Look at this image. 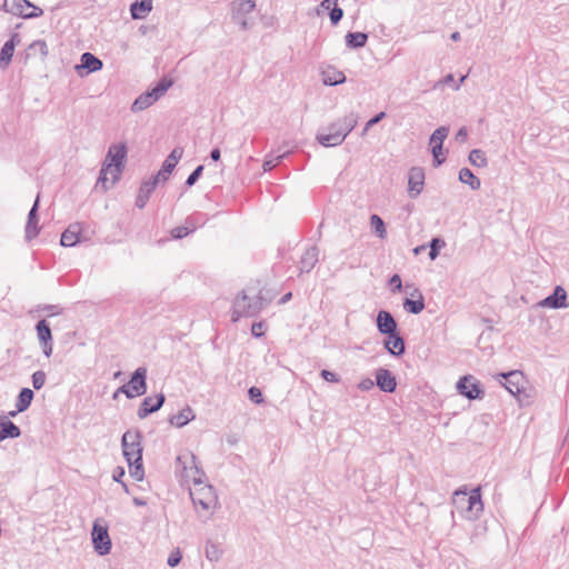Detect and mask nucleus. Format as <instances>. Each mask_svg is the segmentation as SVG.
<instances>
[{
    "instance_id": "obj_10",
    "label": "nucleus",
    "mask_w": 569,
    "mask_h": 569,
    "mask_svg": "<svg viewBox=\"0 0 569 569\" xmlns=\"http://www.w3.org/2000/svg\"><path fill=\"white\" fill-rule=\"evenodd\" d=\"M191 462L190 467V473L187 475L190 477L196 486L203 483V478L206 477L204 471L198 466L197 463V457L189 452L187 455H180L176 459V468L187 470L188 469V462Z\"/></svg>"
},
{
    "instance_id": "obj_11",
    "label": "nucleus",
    "mask_w": 569,
    "mask_h": 569,
    "mask_svg": "<svg viewBox=\"0 0 569 569\" xmlns=\"http://www.w3.org/2000/svg\"><path fill=\"white\" fill-rule=\"evenodd\" d=\"M358 119V113L350 112L345 117L331 122L327 127V131L332 134H340V138H342L343 142L347 136L356 128Z\"/></svg>"
},
{
    "instance_id": "obj_15",
    "label": "nucleus",
    "mask_w": 569,
    "mask_h": 569,
    "mask_svg": "<svg viewBox=\"0 0 569 569\" xmlns=\"http://www.w3.org/2000/svg\"><path fill=\"white\" fill-rule=\"evenodd\" d=\"M183 154L181 147H176L162 162L161 169L154 174L162 183L167 182Z\"/></svg>"
},
{
    "instance_id": "obj_24",
    "label": "nucleus",
    "mask_w": 569,
    "mask_h": 569,
    "mask_svg": "<svg viewBox=\"0 0 569 569\" xmlns=\"http://www.w3.org/2000/svg\"><path fill=\"white\" fill-rule=\"evenodd\" d=\"M201 213L189 216L186 219V223L183 226H178L171 230V237L173 239H183L193 231H196L199 226V219L201 218Z\"/></svg>"
},
{
    "instance_id": "obj_63",
    "label": "nucleus",
    "mask_w": 569,
    "mask_h": 569,
    "mask_svg": "<svg viewBox=\"0 0 569 569\" xmlns=\"http://www.w3.org/2000/svg\"><path fill=\"white\" fill-rule=\"evenodd\" d=\"M149 197L143 196L138 192L137 199H136V207L139 209H143L148 203Z\"/></svg>"
},
{
    "instance_id": "obj_20",
    "label": "nucleus",
    "mask_w": 569,
    "mask_h": 569,
    "mask_svg": "<svg viewBox=\"0 0 569 569\" xmlns=\"http://www.w3.org/2000/svg\"><path fill=\"white\" fill-rule=\"evenodd\" d=\"M39 202H40V199H39V194H38L36 200H34V202H33V204H32V207H31V209L29 210L28 218H27L26 232H24V237H26L27 241H31L40 232V228L38 226V222H39V217H38Z\"/></svg>"
},
{
    "instance_id": "obj_16",
    "label": "nucleus",
    "mask_w": 569,
    "mask_h": 569,
    "mask_svg": "<svg viewBox=\"0 0 569 569\" xmlns=\"http://www.w3.org/2000/svg\"><path fill=\"white\" fill-rule=\"evenodd\" d=\"M425 171L420 167H412L408 172V193L416 199L423 190Z\"/></svg>"
},
{
    "instance_id": "obj_12",
    "label": "nucleus",
    "mask_w": 569,
    "mask_h": 569,
    "mask_svg": "<svg viewBox=\"0 0 569 569\" xmlns=\"http://www.w3.org/2000/svg\"><path fill=\"white\" fill-rule=\"evenodd\" d=\"M37 338L39 340L42 353L49 358L53 351V338L49 322L46 319H40L36 323Z\"/></svg>"
},
{
    "instance_id": "obj_25",
    "label": "nucleus",
    "mask_w": 569,
    "mask_h": 569,
    "mask_svg": "<svg viewBox=\"0 0 569 569\" xmlns=\"http://www.w3.org/2000/svg\"><path fill=\"white\" fill-rule=\"evenodd\" d=\"M20 42V38L18 33H13L9 40L4 42L0 50V67L7 68L13 57L14 48Z\"/></svg>"
},
{
    "instance_id": "obj_31",
    "label": "nucleus",
    "mask_w": 569,
    "mask_h": 569,
    "mask_svg": "<svg viewBox=\"0 0 569 569\" xmlns=\"http://www.w3.org/2000/svg\"><path fill=\"white\" fill-rule=\"evenodd\" d=\"M152 10V0H136L130 4V14L132 19H144Z\"/></svg>"
},
{
    "instance_id": "obj_29",
    "label": "nucleus",
    "mask_w": 569,
    "mask_h": 569,
    "mask_svg": "<svg viewBox=\"0 0 569 569\" xmlns=\"http://www.w3.org/2000/svg\"><path fill=\"white\" fill-rule=\"evenodd\" d=\"M321 76L325 86H338L346 82L345 73L333 66H327L322 69Z\"/></svg>"
},
{
    "instance_id": "obj_14",
    "label": "nucleus",
    "mask_w": 569,
    "mask_h": 569,
    "mask_svg": "<svg viewBox=\"0 0 569 569\" xmlns=\"http://www.w3.org/2000/svg\"><path fill=\"white\" fill-rule=\"evenodd\" d=\"M102 68V60L91 52H83L80 57V63L74 67L80 77L100 71Z\"/></svg>"
},
{
    "instance_id": "obj_59",
    "label": "nucleus",
    "mask_w": 569,
    "mask_h": 569,
    "mask_svg": "<svg viewBox=\"0 0 569 569\" xmlns=\"http://www.w3.org/2000/svg\"><path fill=\"white\" fill-rule=\"evenodd\" d=\"M389 284L391 286V290L393 292L396 291H401L402 290V282H401V278L399 274L395 273L390 279H389Z\"/></svg>"
},
{
    "instance_id": "obj_57",
    "label": "nucleus",
    "mask_w": 569,
    "mask_h": 569,
    "mask_svg": "<svg viewBox=\"0 0 569 569\" xmlns=\"http://www.w3.org/2000/svg\"><path fill=\"white\" fill-rule=\"evenodd\" d=\"M42 311L48 312V315L51 316H58L62 313V308L58 305H43L40 307Z\"/></svg>"
},
{
    "instance_id": "obj_42",
    "label": "nucleus",
    "mask_w": 569,
    "mask_h": 569,
    "mask_svg": "<svg viewBox=\"0 0 569 569\" xmlns=\"http://www.w3.org/2000/svg\"><path fill=\"white\" fill-rule=\"evenodd\" d=\"M289 154L288 151H284L282 153H274V152H271L270 154L267 156L266 160L263 161V171H270L272 170L276 166H278L282 159H284Z\"/></svg>"
},
{
    "instance_id": "obj_26",
    "label": "nucleus",
    "mask_w": 569,
    "mask_h": 569,
    "mask_svg": "<svg viewBox=\"0 0 569 569\" xmlns=\"http://www.w3.org/2000/svg\"><path fill=\"white\" fill-rule=\"evenodd\" d=\"M318 257L319 249L317 246H311L307 248L299 262L300 273H309L318 262Z\"/></svg>"
},
{
    "instance_id": "obj_50",
    "label": "nucleus",
    "mask_w": 569,
    "mask_h": 569,
    "mask_svg": "<svg viewBox=\"0 0 569 569\" xmlns=\"http://www.w3.org/2000/svg\"><path fill=\"white\" fill-rule=\"evenodd\" d=\"M203 169H204L203 164H199L198 167H196V169L188 176V178L184 182L186 187H188V188L192 187L199 180V178L202 176Z\"/></svg>"
},
{
    "instance_id": "obj_54",
    "label": "nucleus",
    "mask_w": 569,
    "mask_h": 569,
    "mask_svg": "<svg viewBox=\"0 0 569 569\" xmlns=\"http://www.w3.org/2000/svg\"><path fill=\"white\" fill-rule=\"evenodd\" d=\"M181 559H182V555H181L180 550L176 549L170 552V555L167 559V565L171 568L177 567L180 563Z\"/></svg>"
},
{
    "instance_id": "obj_9",
    "label": "nucleus",
    "mask_w": 569,
    "mask_h": 569,
    "mask_svg": "<svg viewBox=\"0 0 569 569\" xmlns=\"http://www.w3.org/2000/svg\"><path fill=\"white\" fill-rule=\"evenodd\" d=\"M460 503L466 505L465 517L469 520L478 519L479 515L483 511V503L481 500L480 489H473L470 493L462 492Z\"/></svg>"
},
{
    "instance_id": "obj_22",
    "label": "nucleus",
    "mask_w": 569,
    "mask_h": 569,
    "mask_svg": "<svg viewBox=\"0 0 569 569\" xmlns=\"http://www.w3.org/2000/svg\"><path fill=\"white\" fill-rule=\"evenodd\" d=\"M383 348L393 357H401L406 352V342L399 331L386 335Z\"/></svg>"
},
{
    "instance_id": "obj_6",
    "label": "nucleus",
    "mask_w": 569,
    "mask_h": 569,
    "mask_svg": "<svg viewBox=\"0 0 569 569\" xmlns=\"http://www.w3.org/2000/svg\"><path fill=\"white\" fill-rule=\"evenodd\" d=\"M91 540L94 551L99 556H107L111 551L112 542L107 526H102L99 519L94 520L91 530Z\"/></svg>"
},
{
    "instance_id": "obj_56",
    "label": "nucleus",
    "mask_w": 569,
    "mask_h": 569,
    "mask_svg": "<svg viewBox=\"0 0 569 569\" xmlns=\"http://www.w3.org/2000/svg\"><path fill=\"white\" fill-rule=\"evenodd\" d=\"M251 335L254 338H261L264 336V322H253L251 326Z\"/></svg>"
},
{
    "instance_id": "obj_52",
    "label": "nucleus",
    "mask_w": 569,
    "mask_h": 569,
    "mask_svg": "<svg viewBox=\"0 0 569 569\" xmlns=\"http://www.w3.org/2000/svg\"><path fill=\"white\" fill-rule=\"evenodd\" d=\"M329 17L331 24L337 26L343 18V10L338 4H333L329 11Z\"/></svg>"
},
{
    "instance_id": "obj_37",
    "label": "nucleus",
    "mask_w": 569,
    "mask_h": 569,
    "mask_svg": "<svg viewBox=\"0 0 569 569\" xmlns=\"http://www.w3.org/2000/svg\"><path fill=\"white\" fill-rule=\"evenodd\" d=\"M316 140L319 144L326 148L337 147L342 143V138H340V134H332L328 131H319L316 134Z\"/></svg>"
},
{
    "instance_id": "obj_64",
    "label": "nucleus",
    "mask_w": 569,
    "mask_h": 569,
    "mask_svg": "<svg viewBox=\"0 0 569 569\" xmlns=\"http://www.w3.org/2000/svg\"><path fill=\"white\" fill-rule=\"evenodd\" d=\"M116 393H123L128 399H133L132 397V393L128 387V383H124L122 386H120L117 390H116Z\"/></svg>"
},
{
    "instance_id": "obj_5",
    "label": "nucleus",
    "mask_w": 569,
    "mask_h": 569,
    "mask_svg": "<svg viewBox=\"0 0 569 569\" xmlns=\"http://www.w3.org/2000/svg\"><path fill=\"white\" fill-rule=\"evenodd\" d=\"M142 432L138 429L127 430L122 435L121 447L126 461L138 458L139 455L142 458Z\"/></svg>"
},
{
    "instance_id": "obj_30",
    "label": "nucleus",
    "mask_w": 569,
    "mask_h": 569,
    "mask_svg": "<svg viewBox=\"0 0 569 569\" xmlns=\"http://www.w3.org/2000/svg\"><path fill=\"white\" fill-rule=\"evenodd\" d=\"M417 295L418 298L417 299H410V298H406L403 300V309L408 312V313H411V315H419L420 312L423 311L425 307H426V303H425V298L421 293V291L419 289H415V292L412 293V296Z\"/></svg>"
},
{
    "instance_id": "obj_60",
    "label": "nucleus",
    "mask_w": 569,
    "mask_h": 569,
    "mask_svg": "<svg viewBox=\"0 0 569 569\" xmlns=\"http://www.w3.org/2000/svg\"><path fill=\"white\" fill-rule=\"evenodd\" d=\"M375 381L370 378H365L358 383V389L361 391H369L375 387Z\"/></svg>"
},
{
    "instance_id": "obj_41",
    "label": "nucleus",
    "mask_w": 569,
    "mask_h": 569,
    "mask_svg": "<svg viewBox=\"0 0 569 569\" xmlns=\"http://www.w3.org/2000/svg\"><path fill=\"white\" fill-rule=\"evenodd\" d=\"M468 159L469 162L475 167L485 168L488 166V159L481 149H472Z\"/></svg>"
},
{
    "instance_id": "obj_36",
    "label": "nucleus",
    "mask_w": 569,
    "mask_h": 569,
    "mask_svg": "<svg viewBox=\"0 0 569 569\" xmlns=\"http://www.w3.org/2000/svg\"><path fill=\"white\" fill-rule=\"evenodd\" d=\"M172 86L173 80L164 76L152 89H149L154 102H157Z\"/></svg>"
},
{
    "instance_id": "obj_58",
    "label": "nucleus",
    "mask_w": 569,
    "mask_h": 569,
    "mask_svg": "<svg viewBox=\"0 0 569 569\" xmlns=\"http://www.w3.org/2000/svg\"><path fill=\"white\" fill-rule=\"evenodd\" d=\"M466 79V76H462L460 79H459V82L456 83L455 82V77L452 73H448L447 76H445V78L440 81V83L442 84H451V83H455L453 88L455 89H459L461 83L465 81Z\"/></svg>"
},
{
    "instance_id": "obj_43",
    "label": "nucleus",
    "mask_w": 569,
    "mask_h": 569,
    "mask_svg": "<svg viewBox=\"0 0 569 569\" xmlns=\"http://www.w3.org/2000/svg\"><path fill=\"white\" fill-rule=\"evenodd\" d=\"M161 181L156 177V176H152L150 177L149 179L147 180H143L140 184V188H139V193L143 194V196H147L150 198V196L153 193V191L156 190L158 183H160Z\"/></svg>"
},
{
    "instance_id": "obj_3",
    "label": "nucleus",
    "mask_w": 569,
    "mask_h": 569,
    "mask_svg": "<svg viewBox=\"0 0 569 569\" xmlns=\"http://www.w3.org/2000/svg\"><path fill=\"white\" fill-rule=\"evenodd\" d=\"M256 9L254 0H233L230 2V17L231 21L239 27L242 31H248L252 28L253 22L250 14Z\"/></svg>"
},
{
    "instance_id": "obj_21",
    "label": "nucleus",
    "mask_w": 569,
    "mask_h": 569,
    "mask_svg": "<svg viewBox=\"0 0 569 569\" xmlns=\"http://www.w3.org/2000/svg\"><path fill=\"white\" fill-rule=\"evenodd\" d=\"M376 326L378 332L383 336L399 331L398 323L395 317L388 310L378 311L376 318Z\"/></svg>"
},
{
    "instance_id": "obj_44",
    "label": "nucleus",
    "mask_w": 569,
    "mask_h": 569,
    "mask_svg": "<svg viewBox=\"0 0 569 569\" xmlns=\"http://www.w3.org/2000/svg\"><path fill=\"white\" fill-rule=\"evenodd\" d=\"M370 224H371V228L373 229V231L376 232V234L380 239L386 238V236H387L386 223L378 214H372L370 217Z\"/></svg>"
},
{
    "instance_id": "obj_53",
    "label": "nucleus",
    "mask_w": 569,
    "mask_h": 569,
    "mask_svg": "<svg viewBox=\"0 0 569 569\" xmlns=\"http://www.w3.org/2000/svg\"><path fill=\"white\" fill-rule=\"evenodd\" d=\"M386 116H387V114H386V112H385V111H381V112H379V113L375 114L372 118H370V119L367 121V123H366L365 128L362 129V131H361V136H362V137H363V136H366V133L368 132V130H369L371 127H373L375 124L379 123L382 119H385V118H386Z\"/></svg>"
},
{
    "instance_id": "obj_19",
    "label": "nucleus",
    "mask_w": 569,
    "mask_h": 569,
    "mask_svg": "<svg viewBox=\"0 0 569 569\" xmlns=\"http://www.w3.org/2000/svg\"><path fill=\"white\" fill-rule=\"evenodd\" d=\"M375 383L386 393H392L397 389V379L395 375L385 368H378L375 372Z\"/></svg>"
},
{
    "instance_id": "obj_4",
    "label": "nucleus",
    "mask_w": 569,
    "mask_h": 569,
    "mask_svg": "<svg viewBox=\"0 0 569 569\" xmlns=\"http://www.w3.org/2000/svg\"><path fill=\"white\" fill-rule=\"evenodd\" d=\"M496 379L502 383L510 395L516 397L522 403V396H526V377L520 370H511L508 372H499Z\"/></svg>"
},
{
    "instance_id": "obj_2",
    "label": "nucleus",
    "mask_w": 569,
    "mask_h": 569,
    "mask_svg": "<svg viewBox=\"0 0 569 569\" xmlns=\"http://www.w3.org/2000/svg\"><path fill=\"white\" fill-rule=\"evenodd\" d=\"M268 305L269 300L263 297L262 290L254 296H249L246 290H242L232 303V321H238L242 317H257Z\"/></svg>"
},
{
    "instance_id": "obj_51",
    "label": "nucleus",
    "mask_w": 569,
    "mask_h": 569,
    "mask_svg": "<svg viewBox=\"0 0 569 569\" xmlns=\"http://www.w3.org/2000/svg\"><path fill=\"white\" fill-rule=\"evenodd\" d=\"M248 397L250 401H252L256 405H261L262 402H264L262 391L258 387H250L248 389Z\"/></svg>"
},
{
    "instance_id": "obj_39",
    "label": "nucleus",
    "mask_w": 569,
    "mask_h": 569,
    "mask_svg": "<svg viewBox=\"0 0 569 569\" xmlns=\"http://www.w3.org/2000/svg\"><path fill=\"white\" fill-rule=\"evenodd\" d=\"M127 463L129 467L130 476L137 481H142L144 477V468L140 455L138 456V458L127 461Z\"/></svg>"
},
{
    "instance_id": "obj_13",
    "label": "nucleus",
    "mask_w": 569,
    "mask_h": 569,
    "mask_svg": "<svg viewBox=\"0 0 569 569\" xmlns=\"http://www.w3.org/2000/svg\"><path fill=\"white\" fill-rule=\"evenodd\" d=\"M147 375L148 370L146 367H138L131 373L130 379L127 383L133 398L146 395L148 389Z\"/></svg>"
},
{
    "instance_id": "obj_17",
    "label": "nucleus",
    "mask_w": 569,
    "mask_h": 569,
    "mask_svg": "<svg viewBox=\"0 0 569 569\" xmlns=\"http://www.w3.org/2000/svg\"><path fill=\"white\" fill-rule=\"evenodd\" d=\"M567 291L562 286H556L552 293L538 302L541 308L560 309L566 308L567 303Z\"/></svg>"
},
{
    "instance_id": "obj_46",
    "label": "nucleus",
    "mask_w": 569,
    "mask_h": 569,
    "mask_svg": "<svg viewBox=\"0 0 569 569\" xmlns=\"http://www.w3.org/2000/svg\"><path fill=\"white\" fill-rule=\"evenodd\" d=\"M222 556V550L217 543L208 541L206 543V557L210 561H218Z\"/></svg>"
},
{
    "instance_id": "obj_40",
    "label": "nucleus",
    "mask_w": 569,
    "mask_h": 569,
    "mask_svg": "<svg viewBox=\"0 0 569 569\" xmlns=\"http://www.w3.org/2000/svg\"><path fill=\"white\" fill-rule=\"evenodd\" d=\"M449 134V128L439 127L437 128L430 136L429 144L430 147L440 146L443 147V141L447 139Z\"/></svg>"
},
{
    "instance_id": "obj_7",
    "label": "nucleus",
    "mask_w": 569,
    "mask_h": 569,
    "mask_svg": "<svg viewBox=\"0 0 569 569\" xmlns=\"http://www.w3.org/2000/svg\"><path fill=\"white\" fill-rule=\"evenodd\" d=\"M458 392L468 400H480L485 397L481 382L471 375L461 377L456 386Z\"/></svg>"
},
{
    "instance_id": "obj_1",
    "label": "nucleus",
    "mask_w": 569,
    "mask_h": 569,
    "mask_svg": "<svg viewBox=\"0 0 569 569\" xmlns=\"http://www.w3.org/2000/svg\"><path fill=\"white\" fill-rule=\"evenodd\" d=\"M127 152V144L123 142L111 144L109 147L106 161L99 172L96 188H101L103 191H108L116 184V182L119 181L124 169Z\"/></svg>"
},
{
    "instance_id": "obj_35",
    "label": "nucleus",
    "mask_w": 569,
    "mask_h": 569,
    "mask_svg": "<svg viewBox=\"0 0 569 569\" xmlns=\"http://www.w3.org/2000/svg\"><path fill=\"white\" fill-rule=\"evenodd\" d=\"M459 181L468 184L471 190H479L481 187L480 179L469 168H461L459 170Z\"/></svg>"
},
{
    "instance_id": "obj_27",
    "label": "nucleus",
    "mask_w": 569,
    "mask_h": 569,
    "mask_svg": "<svg viewBox=\"0 0 569 569\" xmlns=\"http://www.w3.org/2000/svg\"><path fill=\"white\" fill-rule=\"evenodd\" d=\"M21 436V429L9 417L0 416V442L6 439H16Z\"/></svg>"
},
{
    "instance_id": "obj_62",
    "label": "nucleus",
    "mask_w": 569,
    "mask_h": 569,
    "mask_svg": "<svg viewBox=\"0 0 569 569\" xmlns=\"http://www.w3.org/2000/svg\"><path fill=\"white\" fill-rule=\"evenodd\" d=\"M30 8L32 9V11L27 12V14L23 16V19H34L43 14V10L40 7L33 4V7Z\"/></svg>"
},
{
    "instance_id": "obj_48",
    "label": "nucleus",
    "mask_w": 569,
    "mask_h": 569,
    "mask_svg": "<svg viewBox=\"0 0 569 569\" xmlns=\"http://www.w3.org/2000/svg\"><path fill=\"white\" fill-rule=\"evenodd\" d=\"M46 378H47V376H46L44 371H42V370L34 371L31 376L32 387L36 390H40L46 383Z\"/></svg>"
},
{
    "instance_id": "obj_8",
    "label": "nucleus",
    "mask_w": 569,
    "mask_h": 569,
    "mask_svg": "<svg viewBox=\"0 0 569 569\" xmlns=\"http://www.w3.org/2000/svg\"><path fill=\"white\" fill-rule=\"evenodd\" d=\"M190 497L197 510L201 508L208 513H211V510L214 509L218 503V497L213 487L210 485H206L194 492H190Z\"/></svg>"
},
{
    "instance_id": "obj_28",
    "label": "nucleus",
    "mask_w": 569,
    "mask_h": 569,
    "mask_svg": "<svg viewBox=\"0 0 569 569\" xmlns=\"http://www.w3.org/2000/svg\"><path fill=\"white\" fill-rule=\"evenodd\" d=\"M28 7H33V3L29 0H4L1 9L23 19V16L27 14L24 9Z\"/></svg>"
},
{
    "instance_id": "obj_23",
    "label": "nucleus",
    "mask_w": 569,
    "mask_h": 569,
    "mask_svg": "<svg viewBox=\"0 0 569 569\" xmlns=\"http://www.w3.org/2000/svg\"><path fill=\"white\" fill-rule=\"evenodd\" d=\"M82 241V224L71 223L61 234L60 243L63 247H73Z\"/></svg>"
},
{
    "instance_id": "obj_49",
    "label": "nucleus",
    "mask_w": 569,
    "mask_h": 569,
    "mask_svg": "<svg viewBox=\"0 0 569 569\" xmlns=\"http://www.w3.org/2000/svg\"><path fill=\"white\" fill-rule=\"evenodd\" d=\"M431 153H432L435 167H439L446 161V156L443 153L442 147H440V146L431 147Z\"/></svg>"
},
{
    "instance_id": "obj_34",
    "label": "nucleus",
    "mask_w": 569,
    "mask_h": 569,
    "mask_svg": "<svg viewBox=\"0 0 569 569\" xmlns=\"http://www.w3.org/2000/svg\"><path fill=\"white\" fill-rule=\"evenodd\" d=\"M34 398V392L30 388H22L16 400V412H23L30 406Z\"/></svg>"
},
{
    "instance_id": "obj_55",
    "label": "nucleus",
    "mask_w": 569,
    "mask_h": 569,
    "mask_svg": "<svg viewBox=\"0 0 569 569\" xmlns=\"http://www.w3.org/2000/svg\"><path fill=\"white\" fill-rule=\"evenodd\" d=\"M320 377H321L323 380L328 381V382H335V383H337V382H339V381H340V377H339L336 372L330 371V370H327V369H322V370L320 371Z\"/></svg>"
},
{
    "instance_id": "obj_18",
    "label": "nucleus",
    "mask_w": 569,
    "mask_h": 569,
    "mask_svg": "<svg viewBox=\"0 0 569 569\" xmlns=\"http://www.w3.org/2000/svg\"><path fill=\"white\" fill-rule=\"evenodd\" d=\"M166 401V396L160 392L154 398L152 397H146L142 402L140 403L137 416L139 419H144L151 413L157 412L161 409Z\"/></svg>"
},
{
    "instance_id": "obj_61",
    "label": "nucleus",
    "mask_w": 569,
    "mask_h": 569,
    "mask_svg": "<svg viewBox=\"0 0 569 569\" xmlns=\"http://www.w3.org/2000/svg\"><path fill=\"white\" fill-rule=\"evenodd\" d=\"M124 475L126 471L123 467H116L112 471V479L118 483H122Z\"/></svg>"
},
{
    "instance_id": "obj_32",
    "label": "nucleus",
    "mask_w": 569,
    "mask_h": 569,
    "mask_svg": "<svg viewBox=\"0 0 569 569\" xmlns=\"http://www.w3.org/2000/svg\"><path fill=\"white\" fill-rule=\"evenodd\" d=\"M196 418V415L193 413V410L186 406L182 410H180L178 413L170 417L169 422L171 426H174L177 428H182L187 423H189L191 420Z\"/></svg>"
},
{
    "instance_id": "obj_33",
    "label": "nucleus",
    "mask_w": 569,
    "mask_h": 569,
    "mask_svg": "<svg viewBox=\"0 0 569 569\" xmlns=\"http://www.w3.org/2000/svg\"><path fill=\"white\" fill-rule=\"evenodd\" d=\"M346 46L349 49H360L367 44L368 33L366 32H348L345 37Z\"/></svg>"
},
{
    "instance_id": "obj_38",
    "label": "nucleus",
    "mask_w": 569,
    "mask_h": 569,
    "mask_svg": "<svg viewBox=\"0 0 569 569\" xmlns=\"http://www.w3.org/2000/svg\"><path fill=\"white\" fill-rule=\"evenodd\" d=\"M153 103L154 100L152 99V96L149 92V90H147L134 99L133 103L131 104V111L134 113L143 111L147 108L151 107Z\"/></svg>"
},
{
    "instance_id": "obj_45",
    "label": "nucleus",
    "mask_w": 569,
    "mask_h": 569,
    "mask_svg": "<svg viewBox=\"0 0 569 569\" xmlns=\"http://www.w3.org/2000/svg\"><path fill=\"white\" fill-rule=\"evenodd\" d=\"M27 51L28 56L36 54L37 52H39L43 58H46L49 53L48 44L44 40H34L32 43L29 44Z\"/></svg>"
},
{
    "instance_id": "obj_47",
    "label": "nucleus",
    "mask_w": 569,
    "mask_h": 569,
    "mask_svg": "<svg viewBox=\"0 0 569 569\" xmlns=\"http://www.w3.org/2000/svg\"><path fill=\"white\" fill-rule=\"evenodd\" d=\"M446 246V242L443 239L439 238V237H436V238H432L431 241L429 242V258L430 260H435L437 259V257L439 256V252H440V249L443 248Z\"/></svg>"
}]
</instances>
